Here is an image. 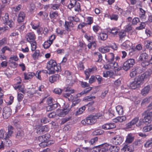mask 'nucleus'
I'll return each mask as SVG.
<instances>
[{"instance_id": "nucleus-23", "label": "nucleus", "mask_w": 152, "mask_h": 152, "mask_svg": "<svg viewBox=\"0 0 152 152\" xmlns=\"http://www.w3.org/2000/svg\"><path fill=\"white\" fill-rule=\"evenodd\" d=\"M134 139V137L131 134H129L126 137L125 142L126 144H128L132 143Z\"/></svg>"}, {"instance_id": "nucleus-8", "label": "nucleus", "mask_w": 152, "mask_h": 152, "mask_svg": "<svg viewBox=\"0 0 152 152\" xmlns=\"http://www.w3.org/2000/svg\"><path fill=\"white\" fill-rule=\"evenodd\" d=\"M104 151H108L110 152H117L119 150V147L112 145L110 144L104 143Z\"/></svg>"}, {"instance_id": "nucleus-26", "label": "nucleus", "mask_w": 152, "mask_h": 152, "mask_svg": "<svg viewBox=\"0 0 152 152\" xmlns=\"http://www.w3.org/2000/svg\"><path fill=\"white\" fill-rule=\"evenodd\" d=\"M60 75L58 74H55L50 76L49 78V80L51 83H53L58 80Z\"/></svg>"}, {"instance_id": "nucleus-55", "label": "nucleus", "mask_w": 152, "mask_h": 152, "mask_svg": "<svg viewBox=\"0 0 152 152\" xmlns=\"http://www.w3.org/2000/svg\"><path fill=\"white\" fill-rule=\"evenodd\" d=\"M141 61H142V62L141 63V66L143 67H145L149 65L150 64V61H148V60H147Z\"/></svg>"}, {"instance_id": "nucleus-4", "label": "nucleus", "mask_w": 152, "mask_h": 152, "mask_svg": "<svg viewBox=\"0 0 152 152\" xmlns=\"http://www.w3.org/2000/svg\"><path fill=\"white\" fill-rule=\"evenodd\" d=\"M46 68L48 70L54 73L59 71L61 69V67L57 66L56 61L53 59H50L47 62Z\"/></svg>"}, {"instance_id": "nucleus-29", "label": "nucleus", "mask_w": 152, "mask_h": 152, "mask_svg": "<svg viewBox=\"0 0 152 152\" xmlns=\"http://www.w3.org/2000/svg\"><path fill=\"white\" fill-rule=\"evenodd\" d=\"M130 42L129 41L126 40L121 45V48L124 49H126L130 48Z\"/></svg>"}, {"instance_id": "nucleus-46", "label": "nucleus", "mask_w": 152, "mask_h": 152, "mask_svg": "<svg viewBox=\"0 0 152 152\" xmlns=\"http://www.w3.org/2000/svg\"><path fill=\"white\" fill-rule=\"evenodd\" d=\"M87 26L86 23L84 22L80 23L77 26V28L79 29H81V31L83 32H85L84 31L83 28Z\"/></svg>"}, {"instance_id": "nucleus-42", "label": "nucleus", "mask_w": 152, "mask_h": 152, "mask_svg": "<svg viewBox=\"0 0 152 152\" xmlns=\"http://www.w3.org/2000/svg\"><path fill=\"white\" fill-rule=\"evenodd\" d=\"M122 149L124 152H132L134 151L133 149L130 148L129 146L127 144H125L124 146Z\"/></svg>"}, {"instance_id": "nucleus-47", "label": "nucleus", "mask_w": 152, "mask_h": 152, "mask_svg": "<svg viewBox=\"0 0 152 152\" xmlns=\"http://www.w3.org/2000/svg\"><path fill=\"white\" fill-rule=\"evenodd\" d=\"M22 81V80L20 77H17L15 79H14V82L15 84L14 86H17L21 84Z\"/></svg>"}, {"instance_id": "nucleus-35", "label": "nucleus", "mask_w": 152, "mask_h": 152, "mask_svg": "<svg viewBox=\"0 0 152 152\" xmlns=\"http://www.w3.org/2000/svg\"><path fill=\"white\" fill-rule=\"evenodd\" d=\"M58 13L57 11H52L50 12V17L51 19H56L58 16Z\"/></svg>"}, {"instance_id": "nucleus-7", "label": "nucleus", "mask_w": 152, "mask_h": 152, "mask_svg": "<svg viewBox=\"0 0 152 152\" xmlns=\"http://www.w3.org/2000/svg\"><path fill=\"white\" fill-rule=\"evenodd\" d=\"M135 64V60L134 59H128L123 64V68L125 71H127L132 67Z\"/></svg>"}, {"instance_id": "nucleus-38", "label": "nucleus", "mask_w": 152, "mask_h": 152, "mask_svg": "<svg viewBox=\"0 0 152 152\" xmlns=\"http://www.w3.org/2000/svg\"><path fill=\"white\" fill-rule=\"evenodd\" d=\"M116 111L119 115L123 114L124 110L122 107L121 105H118L116 107Z\"/></svg>"}, {"instance_id": "nucleus-51", "label": "nucleus", "mask_w": 152, "mask_h": 152, "mask_svg": "<svg viewBox=\"0 0 152 152\" xmlns=\"http://www.w3.org/2000/svg\"><path fill=\"white\" fill-rule=\"evenodd\" d=\"M145 14V11L142 8H140L139 13V16L140 18H144Z\"/></svg>"}, {"instance_id": "nucleus-20", "label": "nucleus", "mask_w": 152, "mask_h": 152, "mask_svg": "<svg viewBox=\"0 0 152 152\" xmlns=\"http://www.w3.org/2000/svg\"><path fill=\"white\" fill-rule=\"evenodd\" d=\"M64 26L66 31H70L74 27V24L73 22H69L68 21H65Z\"/></svg>"}, {"instance_id": "nucleus-3", "label": "nucleus", "mask_w": 152, "mask_h": 152, "mask_svg": "<svg viewBox=\"0 0 152 152\" xmlns=\"http://www.w3.org/2000/svg\"><path fill=\"white\" fill-rule=\"evenodd\" d=\"M102 116V114L98 113L95 115H90L87 117L86 118L83 120L81 121V124L86 126L88 125H92L94 124L96 121V119Z\"/></svg>"}, {"instance_id": "nucleus-31", "label": "nucleus", "mask_w": 152, "mask_h": 152, "mask_svg": "<svg viewBox=\"0 0 152 152\" xmlns=\"http://www.w3.org/2000/svg\"><path fill=\"white\" fill-rule=\"evenodd\" d=\"M24 79L26 80L32 79L33 77L35 75L34 73L31 72H28L27 73H24Z\"/></svg>"}, {"instance_id": "nucleus-52", "label": "nucleus", "mask_w": 152, "mask_h": 152, "mask_svg": "<svg viewBox=\"0 0 152 152\" xmlns=\"http://www.w3.org/2000/svg\"><path fill=\"white\" fill-rule=\"evenodd\" d=\"M86 23L87 25H91L93 22L94 18H93L89 16L86 18Z\"/></svg>"}, {"instance_id": "nucleus-37", "label": "nucleus", "mask_w": 152, "mask_h": 152, "mask_svg": "<svg viewBox=\"0 0 152 152\" xmlns=\"http://www.w3.org/2000/svg\"><path fill=\"white\" fill-rule=\"evenodd\" d=\"M34 51L35 52L32 55V56L34 60H36L38 59L40 54V52L39 50L36 49Z\"/></svg>"}, {"instance_id": "nucleus-40", "label": "nucleus", "mask_w": 152, "mask_h": 152, "mask_svg": "<svg viewBox=\"0 0 152 152\" xmlns=\"http://www.w3.org/2000/svg\"><path fill=\"white\" fill-rule=\"evenodd\" d=\"M56 32L58 35H62L66 34V31L64 29H62L59 28H56Z\"/></svg>"}, {"instance_id": "nucleus-12", "label": "nucleus", "mask_w": 152, "mask_h": 152, "mask_svg": "<svg viewBox=\"0 0 152 152\" xmlns=\"http://www.w3.org/2000/svg\"><path fill=\"white\" fill-rule=\"evenodd\" d=\"M123 139L122 137L119 135H116L113 137L111 141L113 144L118 145L121 144L122 142Z\"/></svg>"}, {"instance_id": "nucleus-62", "label": "nucleus", "mask_w": 152, "mask_h": 152, "mask_svg": "<svg viewBox=\"0 0 152 152\" xmlns=\"http://www.w3.org/2000/svg\"><path fill=\"white\" fill-rule=\"evenodd\" d=\"M37 15L38 16H42L43 15L44 18H47L48 15V14L47 13L42 11H40Z\"/></svg>"}, {"instance_id": "nucleus-41", "label": "nucleus", "mask_w": 152, "mask_h": 152, "mask_svg": "<svg viewBox=\"0 0 152 152\" xmlns=\"http://www.w3.org/2000/svg\"><path fill=\"white\" fill-rule=\"evenodd\" d=\"M104 131L101 129H98L94 131L92 133V135L93 136H96L98 135H101L103 134Z\"/></svg>"}, {"instance_id": "nucleus-53", "label": "nucleus", "mask_w": 152, "mask_h": 152, "mask_svg": "<svg viewBox=\"0 0 152 152\" xmlns=\"http://www.w3.org/2000/svg\"><path fill=\"white\" fill-rule=\"evenodd\" d=\"M86 109V107L84 106L81 107L79 109L77 110L76 113V114L77 115H79L81 114Z\"/></svg>"}, {"instance_id": "nucleus-16", "label": "nucleus", "mask_w": 152, "mask_h": 152, "mask_svg": "<svg viewBox=\"0 0 152 152\" xmlns=\"http://www.w3.org/2000/svg\"><path fill=\"white\" fill-rule=\"evenodd\" d=\"M69 111V110L67 109H58L56 111V114L59 117H64L68 113Z\"/></svg>"}, {"instance_id": "nucleus-45", "label": "nucleus", "mask_w": 152, "mask_h": 152, "mask_svg": "<svg viewBox=\"0 0 152 152\" xmlns=\"http://www.w3.org/2000/svg\"><path fill=\"white\" fill-rule=\"evenodd\" d=\"M118 29L117 28H113L109 30L108 31L114 36L117 34L118 32Z\"/></svg>"}, {"instance_id": "nucleus-59", "label": "nucleus", "mask_w": 152, "mask_h": 152, "mask_svg": "<svg viewBox=\"0 0 152 152\" xmlns=\"http://www.w3.org/2000/svg\"><path fill=\"white\" fill-rule=\"evenodd\" d=\"M22 86L21 85H18L17 86H14V88L15 89L17 90L18 89L22 93H24L25 91L23 88H21Z\"/></svg>"}, {"instance_id": "nucleus-49", "label": "nucleus", "mask_w": 152, "mask_h": 152, "mask_svg": "<svg viewBox=\"0 0 152 152\" xmlns=\"http://www.w3.org/2000/svg\"><path fill=\"white\" fill-rule=\"evenodd\" d=\"M152 130V125H150L143 127L142 131L143 132H149Z\"/></svg>"}, {"instance_id": "nucleus-36", "label": "nucleus", "mask_w": 152, "mask_h": 152, "mask_svg": "<svg viewBox=\"0 0 152 152\" xmlns=\"http://www.w3.org/2000/svg\"><path fill=\"white\" fill-rule=\"evenodd\" d=\"M103 76L105 77H112L114 74L113 72L112 71H107L104 72L103 73Z\"/></svg>"}, {"instance_id": "nucleus-14", "label": "nucleus", "mask_w": 152, "mask_h": 152, "mask_svg": "<svg viewBox=\"0 0 152 152\" xmlns=\"http://www.w3.org/2000/svg\"><path fill=\"white\" fill-rule=\"evenodd\" d=\"M152 74V69H149L142 74L139 77L140 78H141V79L143 81L145 79H149Z\"/></svg>"}, {"instance_id": "nucleus-54", "label": "nucleus", "mask_w": 152, "mask_h": 152, "mask_svg": "<svg viewBox=\"0 0 152 152\" xmlns=\"http://www.w3.org/2000/svg\"><path fill=\"white\" fill-rule=\"evenodd\" d=\"M140 22V20L139 18L135 17L132 20V25L133 26L136 25L137 23Z\"/></svg>"}, {"instance_id": "nucleus-28", "label": "nucleus", "mask_w": 152, "mask_h": 152, "mask_svg": "<svg viewBox=\"0 0 152 152\" xmlns=\"http://www.w3.org/2000/svg\"><path fill=\"white\" fill-rule=\"evenodd\" d=\"M118 33L119 38L121 40H123L126 36V32L124 30H121Z\"/></svg>"}, {"instance_id": "nucleus-24", "label": "nucleus", "mask_w": 152, "mask_h": 152, "mask_svg": "<svg viewBox=\"0 0 152 152\" xmlns=\"http://www.w3.org/2000/svg\"><path fill=\"white\" fill-rule=\"evenodd\" d=\"M149 58V55L147 53L145 52L143 53L140 54L139 58V60L140 61L148 60Z\"/></svg>"}, {"instance_id": "nucleus-2", "label": "nucleus", "mask_w": 152, "mask_h": 152, "mask_svg": "<svg viewBox=\"0 0 152 152\" xmlns=\"http://www.w3.org/2000/svg\"><path fill=\"white\" fill-rule=\"evenodd\" d=\"M25 38L27 41L31 44L32 51L35 50L37 48V42L36 41V36L34 32L32 31L27 33Z\"/></svg>"}, {"instance_id": "nucleus-22", "label": "nucleus", "mask_w": 152, "mask_h": 152, "mask_svg": "<svg viewBox=\"0 0 152 152\" xmlns=\"http://www.w3.org/2000/svg\"><path fill=\"white\" fill-rule=\"evenodd\" d=\"M116 127V125L114 123L106 124L102 125V128L105 130L110 129Z\"/></svg>"}, {"instance_id": "nucleus-39", "label": "nucleus", "mask_w": 152, "mask_h": 152, "mask_svg": "<svg viewBox=\"0 0 152 152\" xmlns=\"http://www.w3.org/2000/svg\"><path fill=\"white\" fill-rule=\"evenodd\" d=\"M145 47L149 50H152V42L150 40H147L145 41Z\"/></svg>"}, {"instance_id": "nucleus-1", "label": "nucleus", "mask_w": 152, "mask_h": 152, "mask_svg": "<svg viewBox=\"0 0 152 152\" xmlns=\"http://www.w3.org/2000/svg\"><path fill=\"white\" fill-rule=\"evenodd\" d=\"M105 58L108 64L104 65V69H114L115 70L117 71H119L121 70V67H118V63L114 61L115 56L113 53H110L105 55Z\"/></svg>"}, {"instance_id": "nucleus-9", "label": "nucleus", "mask_w": 152, "mask_h": 152, "mask_svg": "<svg viewBox=\"0 0 152 152\" xmlns=\"http://www.w3.org/2000/svg\"><path fill=\"white\" fill-rule=\"evenodd\" d=\"M142 115L144 116L143 122L144 123L147 124L150 123L152 120V111L148 112V111H145L142 113Z\"/></svg>"}, {"instance_id": "nucleus-44", "label": "nucleus", "mask_w": 152, "mask_h": 152, "mask_svg": "<svg viewBox=\"0 0 152 152\" xmlns=\"http://www.w3.org/2000/svg\"><path fill=\"white\" fill-rule=\"evenodd\" d=\"M99 37L101 40L102 41L106 40L108 37V35L107 34L104 33H101L99 34Z\"/></svg>"}, {"instance_id": "nucleus-63", "label": "nucleus", "mask_w": 152, "mask_h": 152, "mask_svg": "<svg viewBox=\"0 0 152 152\" xmlns=\"http://www.w3.org/2000/svg\"><path fill=\"white\" fill-rule=\"evenodd\" d=\"M98 140V137H96L91 139L89 141V143H90L91 145H94V144L97 142Z\"/></svg>"}, {"instance_id": "nucleus-33", "label": "nucleus", "mask_w": 152, "mask_h": 152, "mask_svg": "<svg viewBox=\"0 0 152 152\" xmlns=\"http://www.w3.org/2000/svg\"><path fill=\"white\" fill-rule=\"evenodd\" d=\"M95 57L98 59L96 61V62H101L102 59V54L98 52H95L94 53Z\"/></svg>"}, {"instance_id": "nucleus-19", "label": "nucleus", "mask_w": 152, "mask_h": 152, "mask_svg": "<svg viewBox=\"0 0 152 152\" xmlns=\"http://www.w3.org/2000/svg\"><path fill=\"white\" fill-rule=\"evenodd\" d=\"M80 95V94H77L75 95L74 97L71 99L72 101V104L71 105L72 107H73L75 106L76 104H78L80 102V100L78 99V96H79Z\"/></svg>"}, {"instance_id": "nucleus-34", "label": "nucleus", "mask_w": 152, "mask_h": 152, "mask_svg": "<svg viewBox=\"0 0 152 152\" xmlns=\"http://www.w3.org/2000/svg\"><path fill=\"white\" fill-rule=\"evenodd\" d=\"M110 47L108 46H106L102 48L100 47L99 48V51L102 53H105L110 51Z\"/></svg>"}, {"instance_id": "nucleus-25", "label": "nucleus", "mask_w": 152, "mask_h": 152, "mask_svg": "<svg viewBox=\"0 0 152 152\" xmlns=\"http://www.w3.org/2000/svg\"><path fill=\"white\" fill-rule=\"evenodd\" d=\"M150 85H148L144 87L142 90L141 92V94L143 96H145L148 94L150 90Z\"/></svg>"}, {"instance_id": "nucleus-5", "label": "nucleus", "mask_w": 152, "mask_h": 152, "mask_svg": "<svg viewBox=\"0 0 152 152\" xmlns=\"http://www.w3.org/2000/svg\"><path fill=\"white\" fill-rule=\"evenodd\" d=\"M68 8L71 10L74 8L75 11L77 13L81 11L80 4L76 0H70Z\"/></svg>"}, {"instance_id": "nucleus-17", "label": "nucleus", "mask_w": 152, "mask_h": 152, "mask_svg": "<svg viewBox=\"0 0 152 152\" xmlns=\"http://www.w3.org/2000/svg\"><path fill=\"white\" fill-rule=\"evenodd\" d=\"M26 17V14L23 11L20 12L18 16L17 21L18 23H20L23 22Z\"/></svg>"}, {"instance_id": "nucleus-11", "label": "nucleus", "mask_w": 152, "mask_h": 152, "mask_svg": "<svg viewBox=\"0 0 152 152\" xmlns=\"http://www.w3.org/2000/svg\"><path fill=\"white\" fill-rule=\"evenodd\" d=\"M74 90H72L70 88L67 87L65 89V92L63 93V96L67 98H68L69 100H70L74 96L72 95V94L74 93Z\"/></svg>"}, {"instance_id": "nucleus-18", "label": "nucleus", "mask_w": 152, "mask_h": 152, "mask_svg": "<svg viewBox=\"0 0 152 152\" xmlns=\"http://www.w3.org/2000/svg\"><path fill=\"white\" fill-rule=\"evenodd\" d=\"M80 95V94H77L75 95L74 97L71 99L72 101V104L71 105L72 107H73L75 106L76 104H78L80 102V100L78 99V96H79Z\"/></svg>"}, {"instance_id": "nucleus-13", "label": "nucleus", "mask_w": 152, "mask_h": 152, "mask_svg": "<svg viewBox=\"0 0 152 152\" xmlns=\"http://www.w3.org/2000/svg\"><path fill=\"white\" fill-rule=\"evenodd\" d=\"M11 109L9 107H6L3 108L2 113L3 117L4 119H7L11 114Z\"/></svg>"}, {"instance_id": "nucleus-15", "label": "nucleus", "mask_w": 152, "mask_h": 152, "mask_svg": "<svg viewBox=\"0 0 152 152\" xmlns=\"http://www.w3.org/2000/svg\"><path fill=\"white\" fill-rule=\"evenodd\" d=\"M141 68L139 67H136L135 68L132 69L130 72V76L131 77H133L135 76L137 74L142 72Z\"/></svg>"}, {"instance_id": "nucleus-43", "label": "nucleus", "mask_w": 152, "mask_h": 152, "mask_svg": "<svg viewBox=\"0 0 152 152\" xmlns=\"http://www.w3.org/2000/svg\"><path fill=\"white\" fill-rule=\"evenodd\" d=\"M52 44V41L48 40L45 41L43 44L44 48L46 49L49 48Z\"/></svg>"}, {"instance_id": "nucleus-30", "label": "nucleus", "mask_w": 152, "mask_h": 152, "mask_svg": "<svg viewBox=\"0 0 152 152\" xmlns=\"http://www.w3.org/2000/svg\"><path fill=\"white\" fill-rule=\"evenodd\" d=\"M59 105H60L58 103L53 104L51 105H49L47 107V110L48 111H49L55 110Z\"/></svg>"}, {"instance_id": "nucleus-58", "label": "nucleus", "mask_w": 152, "mask_h": 152, "mask_svg": "<svg viewBox=\"0 0 152 152\" xmlns=\"http://www.w3.org/2000/svg\"><path fill=\"white\" fill-rule=\"evenodd\" d=\"M146 24L145 22H141L140 26H139L136 27V29L137 30H141L145 28V27Z\"/></svg>"}, {"instance_id": "nucleus-32", "label": "nucleus", "mask_w": 152, "mask_h": 152, "mask_svg": "<svg viewBox=\"0 0 152 152\" xmlns=\"http://www.w3.org/2000/svg\"><path fill=\"white\" fill-rule=\"evenodd\" d=\"M54 141H51V142H49L45 141L44 142H40L39 144V145L40 147L42 148H44L47 146H48L49 145H51L52 144L54 143Z\"/></svg>"}, {"instance_id": "nucleus-61", "label": "nucleus", "mask_w": 152, "mask_h": 152, "mask_svg": "<svg viewBox=\"0 0 152 152\" xmlns=\"http://www.w3.org/2000/svg\"><path fill=\"white\" fill-rule=\"evenodd\" d=\"M132 25L130 23H129L125 26V31L126 32H129L132 29Z\"/></svg>"}, {"instance_id": "nucleus-64", "label": "nucleus", "mask_w": 152, "mask_h": 152, "mask_svg": "<svg viewBox=\"0 0 152 152\" xmlns=\"http://www.w3.org/2000/svg\"><path fill=\"white\" fill-rule=\"evenodd\" d=\"M121 83V79L119 78L116 80L114 83V86L115 87H118L119 86Z\"/></svg>"}, {"instance_id": "nucleus-56", "label": "nucleus", "mask_w": 152, "mask_h": 152, "mask_svg": "<svg viewBox=\"0 0 152 152\" xmlns=\"http://www.w3.org/2000/svg\"><path fill=\"white\" fill-rule=\"evenodd\" d=\"M43 138H44V140L48 142H51L50 140V134L48 133H47L44 135Z\"/></svg>"}, {"instance_id": "nucleus-50", "label": "nucleus", "mask_w": 152, "mask_h": 152, "mask_svg": "<svg viewBox=\"0 0 152 152\" xmlns=\"http://www.w3.org/2000/svg\"><path fill=\"white\" fill-rule=\"evenodd\" d=\"M84 37L90 42H93L94 41H95V40H94V37L93 36H88V35L86 34H85Z\"/></svg>"}, {"instance_id": "nucleus-48", "label": "nucleus", "mask_w": 152, "mask_h": 152, "mask_svg": "<svg viewBox=\"0 0 152 152\" xmlns=\"http://www.w3.org/2000/svg\"><path fill=\"white\" fill-rule=\"evenodd\" d=\"M119 17V16L118 15L113 13L110 15V19L112 20L117 21L118 20Z\"/></svg>"}, {"instance_id": "nucleus-21", "label": "nucleus", "mask_w": 152, "mask_h": 152, "mask_svg": "<svg viewBox=\"0 0 152 152\" xmlns=\"http://www.w3.org/2000/svg\"><path fill=\"white\" fill-rule=\"evenodd\" d=\"M30 25L32 29L34 30H36L39 27L40 22L39 20H34L31 23Z\"/></svg>"}, {"instance_id": "nucleus-57", "label": "nucleus", "mask_w": 152, "mask_h": 152, "mask_svg": "<svg viewBox=\"0 0 152 152\" xmlns=\"http://www.w3.org/2000/svg\"><path fill=\"white\" fill-rule=\"evenodd\" d=\"M51 9L54 10H58L59 9L60 6V4H51Z\"/></svg>"}, {"instance_id": "nucleus-60", "label": "nucleus", "mask_w": 152, "mask_h": 152, "mask_svg": "<svg viewBox=\"0 0 152 152\" xmlns=\"http://www.w3.org/2000/svg\"><path fill=\"white\" fill-rule=\"evenodd\" d=\"M69 54L68 53L66 54L63 57V59L61 63V65H64L65 64L67 60V58L69 56Z\"/></svg>"}, {"instance_id": "nucleus-6", "label": "nucleus", "mask_w": 152, "mask_h": 152, "mask_svg": "<svg viewBox=\"0 0 152 152\" xmlns=\"http://www.w3.org/2000/svg\"><path fill=\"white\" fill-rule=\"evenodd\" d=\"M104 143L94 146L92 148L89 147H83L82 148L88 152H99L100 151L102 150V152L104 151Z\"/></svg>"}, {"instance_id": "nucleus-10", "label": "nucleus", "mask_w": 152, "mask_h": 152, "mask_svg": "<svg viewBox=\"0 0 152 152\" xmlns=\"http://www.w3.org/2000/svg\"><path fill=\"white\" fill-rule=\"evenodd\" d=\"M142 81L139 76L134 79V81L130 84V86L132 89H135L140 87V85L142 83Z\"/></svg>"}, {"instance_id": "nucleus-27", "label": "nucleus", "mask_w": 152, "mask_h": 152, "mask_svg": "<svg viewBox=\"0 0 152 152\" xmlns=\"http://www.w3.org/2000/svg\"><path fill=\"white\" fill-rule=\"evenodd\" d=\"M44 89L45 87L44 86L41 85L38 88L37 90L35 91L34 94H37L39 96H41V94H42L43 92L44 91Z\"/></svg>"}]
</instances>
